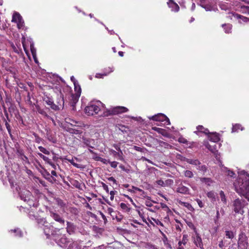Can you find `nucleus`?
I'll return each instance as SVG.
<instances>
[{
    "label": "nucleus",
    "instance_id": "nucleus-1",
    "mask_svg": "<svg viewBox=\"0 0 249 249\" xmlns=\"http://www.w3.org/2000/svg\"><path fill=\"white\" fill-rule=\"evenodd\" d=\"M238 177L234 183L235 190L249 201V174L244 170H238Z\"/></svg>",
    "mask_w": 249,
    "mask_h": 249
},
{
    "label": "nucleus",
    "instance_id": "nucleus-2",
    "mask_svg": "<svg viewBox=\"0 0 249 249\" xmlns=\"http://www.w3.org/2000/svg\"><path fill=\"white\" fill-rule=\"evenodd\" d=\"M102 108H105V105L100 101L90 102L85 108V112L88 115L93 116L97 114Z\"/></svg>",
    "mask_w": 249,
    "mask_h": 249
},
{
    "label": "nucleus",
    "instance_id": "nucleus-3",
    "mask_svg": "<svg viewBox=\"0 0 249 249\" xmlns=\"http://www.w3.org/2000/svg\"><path fill=\"white\" fill-rule=\"evenodd\" d=\"M21 199L26 202L28 205L31 207H37L38 201L37 199L32 195L31 193L27 190H23L19 193Z\"/></svg>",
    "mask_w": 249,
    "mask_h": 249
},
{
    "label": "nucleus",
    "instance_id": "nucleus-4",
    "mask_svg": "<svg viewBox=\"0 0 249 249\" xmlns=\"http://www.w3.org/2000/svg\"><path fill=\"white\" fill-rule=\"evenodd\" d=\"M21 199L26 202L28 205L31 207H37L38 201L37 199L32 195L31 193L27 190H23L19 193Z\"/></svg>",
    "mask_w": 249,
    "mask_h": 249
},
{
    "label": "nucleus",
    "instance_id": "nucleus-5",
    "mask_svg": "<svg viewBox=\"0 0 249 249\" xmlns=\"http://www.w3.org/2000/svg\"><path fill=\"white\" fill-rule=\"evenodd\" d=\"M148 118L150 120L160 122L161 124L164 125H169L170 124L169 118L163 113H158L155 115L149 116Z\"/></svg>",
    "mask_w": 249,
    "mask_h": 249
},
{
    "label": "nucleus",
    "instance_id": "nucleus-6",
    "mask_svg": "<svg viewBox=\"0 0 249 249\" xmlns=\"http://www.w3.org/2000/svg\"><path fill=\"white\" fill-rule=\"evenodd\" d=\"M124 112V107L122 106H117L111 107L109 109H107L104 111L102 116L103 117H107L111 115H116Z\"/></svg>",
    "mask_w": 249,
    "mask_h": 249
},
{
    "label": "nucleus",
    "instance_id": "nucleus-7",
    "mask_svg": "<svg viewBox=\"0 0 249 249\" xmlns=\"http://www.w3.org/2000/svg\"><path fill=\"white\" fill-rule=\"evenodd\" d=\"M237 244L238 249H247L248 247V237L243 232L240 233L238 235Z\"/></svg>",
    "mask_w": 249,
    "mask_h": 249
},
{
    "label": "nucleus",
    "instance_id": "nucleus-8",
    "mask_svg": "<svg viewBox=\"0 0 249 249\" xmlns=\"http://www.w3.org/2000/svg\"><path fill=\"white\" fill-rule=\"evenodd\" d=\"M204 145L211 152H212L214 156L215 159L217 161L220 162V154L219 153L218 150L216 149V146L215 144L213 145H211L210 144L208 141H204L203 142Z\"/></svg>",
    "mask_w": 249,
    "mask_h": 249
},
{
    "label": "nucleus",
    "instance_id": "nucleus-9",
    "mask_svg": "<svg viewBox=\"0 0 249 249\" xmlns=\"http://www.w3.org/2000/svg\"><path fill=\"white\" fill-rule=\"evenodd\" d=\"M243 201L237 198L233 202V210L235 213H244L243 210L244 204L243 203Z\"/></svg>",
    "mask_w": 249,
    "mask_h": 249
},
{
    "label": "nucleus",
    "instance_id": "nucleus-10",
    "mask_svg": "<svg viewBox=\"0 0 249 249\" xmlns=\"http://www.w3.org/2000/svg\"><path fill=\"white\" fill-rule=\"evenodd\" d=\"M204 8L206 11H216L217 10L216 6L213 2L210 0H207L206 1L199 5Z\"/></svg>",
    "mask_w": 249,
    "mask_h": 249
},
{
    "label": "nucleus",
    "instance_id": "nucleus-11",
    "mask_svg": "<svg viewBox=\"0 0 249 249\" xmlns=\"http://www.w3.org/2000/svg\"><path fill=\"white\" fill-rule=\"evenodd\" d=\"M53 237L57 245L61 247L65 248L68 243V240L64 235H61L60 237L53 236Z\"/></svg>",
    "mask_w": 249,
    "mask_h": 249
},
{
    "label": "nucleus",
    "instance_id": "nucleus-12",
    "mask_svg": "<svg viewBox=\"0 0 249 249\" xmlns=\"http://www.w3.org/2000/svg\"><path fill=\"white\" fill-rule=\"evenodd\" d=\"M193 242L195 245L198 248H199L201 249H203V244L202 242V238L200 237L199 233L196 231L195 235L193 237Z\"/></svg>",
    "mask_w": 249,
    "mask_h": 249
},
{
    "label": "nucleus",
    "instance_id": "nucleus-13",
    "mask_svg": "<svg viewBox=\"0 0 249 249\" xmlns=\"http://www.w3.org/2000/svg\"><path fill=\"white\" fill-rule=\"evenodd\" d=\"M29 217L32 220L36 221L38 224L45 223V219L40 217L37 214H36L33 212L30 211L28 214Z\"/></svg>",
    "mask_w": 249,
    "mask_h": 249
},
{
    "label": "nucleus",
    "instance_id": "nucleus-14",
    "mask_svg": "<svg viewBox=\"0 0 249 249\" xmlns=\"http://www.w3.org/2000/svg\"><path fill=\"white\" fill-rule=\"evenodd\" d=\"M167 4L168 7L171 9V11L174 12H178L179 11V6L173 0H169L167 2Z\"/></svg>",
    "mask_w": 249,
    "mask_h": 249
},
{
    "label": "nucleus",
    "instance_id": "nucleus-15",
    "mask_svg": "<svg viewBox=\"0 0 249 249\" xmlns=\"http://www.w3.org/2000/svg\"><path fill=\"white\" fill-rule=\"evenodd\" d=\"M126 190L135 193L139 192V195H140L142 197H144L145 196V194L142 190L134 186H132L131 189H130L128 188V186L125 185V191Z\"/></svg>",
    "mask_w": 249,
    "mask_h": 249
},
{
    "label": "nucleus",
    "instance_id": "nucleus-16",
    "mask_svg": "<svg viewBox=\"0 0 249 249\" xmlns=\"http://www.w3.org/2000/svg\"><path fill=\"white\" fill-rule=\"evenodd\" d=\"M196 130L194 131V133L197 135H199L200 133H204L206 135H208L210 133L209 130L207 128H205L203 126L199 125L196 127Z\"/></svg>",
    "mask_w": 249,
    "mask_h": 249
},
{
    "label": "nucleus",
    "instance_id": "nucleus-17",
    "mask_svg": "<svg viewBox=\"0 0 249 249\" xmlns=\"http://www.w3.org/2000/svg\"><path fill=\"white\" fill-rule=\"evenodd\" d=\"M208 136L209 140L213 142H217L220 141L219 134L217 133H209Z\"/></svg>",
    "mask_w": 249,
    "mask_h": 249
},
{
    "label": "nucleus",
    "instance_id": "nucleus-18",
    "mask_svg": "<svg viewBox=\"0 0 249 249\" xmlns=\"http://www.w3.org/2000/svg\"><path fill=\"white\" fill-rule=\"evenodd\" d=\"M51 216L56 221L59 222L60 224H62L63 225L64 224L65 220L64 219H63L61 216L58 214V213H53V212H51Z\"/></svg>",
    "mask_w": 249,
    "mask_h": 249
},
{
    "label": "nucleus",
    "instance_id": "nucleus-19",
    "mask_svg": "<svg viewBox=\"0 0 249 249\" xmlns=\"http://www.w3.org/2000/svg\"><path fill=\"white\" fill-rule=\"evenodd\" d=\"M219 162L220 166L223 167L222 171L225 172L228 176L234 178L235 176V174L234 173V172L229 169L227 167L224 166L221 161Z\"/></svg>",
    "mask_w": 249,
    "mask_h": 249
},
{
    "label": "nucleus",
    "instance_id": "nucleus-20",
    "mask_svg": "<svg viewBox=\"0 0 249 249\" xmlns=\"http://www.w3.org/2000/svg\"><path fill=\"white\" fill-rule=\"evenodd\" d=\"M233 17L234 18L238 19L239 22L240 23H242V22H249V18H248L242 15L235 14L233 15Z\"/></svg>",
    "mask_w": 249,
    "mask_h": 249
},
{
    "label": "nucleus",
    "instance_id": "nucleus-21",
    "mask_svg": "<svg viewBox=\"0 0 249 249\" xmlns=\"http://www.w3.org/2000/svg\"><path fill=\"white\" fill-rule=\"evenodd\" d=\"M177 191L183 194H189L190 190L188 187L180 184L177 188Z\"/></svg>",
    "mask_w": 249,
    "mask_h": 249
},
{
    "label": "nucleus",
    "instance_id": "nucleus-22",
    "mask_svg": "<svg viewBox=\"0 0 249 249\" xmlns=\"http://www.w3.org/2000/svg\"><path fill=\"white\" fill-rule=\"evenodd\" d=\"M67 232L70 234H71L73 233L75 231V228L74 225L73 223L70 222H67Z\"/></svg>",
    "mask_w": 249,
    "mask_h": 249
},
{
    "label": "nucleus",
    "instance_id": "nucleus-23",
    "mask_svg": "<svg viewBox=\"0 0 249 249\" xmlns=\"http://www.w3.org/2000/svg\"><path fill=\"white\" fill-rule=\"evenodd\" d=\"M178 141L179 143L185 144L189 148H191L193 146V142H188L185 138L182 136L178 138Z\"/></svg>",
    "mask_w": 249,
    "mask_h": 249
},
{
    "label": "nucleus",
    "instance_id": "nucleus-24",
    "mask_svg": "<svg viewBox=\"0 0 249 249\" xmlns=\"http://www.w3.org/2000/svg\"><path fill=\"white\" fill-rule=\"evenodd\" d=\"M244 129V127L241 124H235L232 125L231 132H238L239 130L242 131Z\"/></svg>",
    "mask_w": 249,
    "mask_h": 249
},
{
    "label": "nucleus",
    "instance_id": "nucleus-25",
    "mask_svg": "<svg viewBox=\"0 0 249 249\" xmlns=\"http://www.w3.org/2000/svg\"><path fill=\"white\" fill-rule=\"evenodd\" d=\"M130 121L131 122H141L142 121V119L141 117H134L125 115V122H128Z\"/></svg>",
    "mask_w": 249,
    "mask_h": 249
},
{
    "label": "nucleus",
    "instance_id": "nucleus-26",
    "mask_svg": "<svg viewBox=\"0 0 249 249\" xmlns=\"http://www.w3.org/2000/svg\"><path fill=\"white\" fill-rule=\"evenodd\" d=\"M235 234V231H230L228 230H226L225 231V235L227 238L232 239L234 238Z\"/></svg>",
    "mask_w": 249,
    "mask_h": 249
},
{
    "label": "nucleus",
    "instance_id": "nucleus-27",
    "mask_svg": "<svg viewBox=\"0 0 249 249\" xmlns=\"http://www.w3.org/2000/svg\"><path fill=\"white\" fill-rule=\"evenodd\" d=\"M11 46V47L12 48L13 51L16 53L19 54L20 53H21L22 52V50L20 47V43H18V44H16V46H15L13 43H12Z\"/></svg>",
    "mask_w": 249,
    "mask_h": 249
},
{
    "label": "nucleus",
    "instance_id": "nucleus-28",
    "mask_svg": "<svg viewBox=\"0 0 249 249\" xmlns=\"http://www.w3.org/2000/svg\"><path fill=\"white\" fill-rule=\"evenodd\" d=\"M222 27L225 33L230 34L231 32L232 25L231 24H223Z\"/></svg>",
    "mask_w": 249,
    "mask_h": 249
},
{
    "label": "nucleus",
    "instance_id": "nucleus-29",
    "mask_svg": "<svg viewBox=\"0 0 249 249\" xmlns=\"http://www.w3.org/2000/svg\"><path fill=\"white\" fill-rule=\"evenodd\" d=\"M36 109L37 111V112L42 115L43 116H44L47 118H50V117L47 115V113L42 108H41L39 106L36 105ZM50 119L52 120L53 122V119L52 118L50 117Z\"/></svg>",
    "mask_w": 249,
    "mask_h": 249
},
{
    "label": "nucleus",
    "instance_id": "nucleus-30",
    "mask_svg": "<svg viewBox=\"0 0 249 249\" xmlns=\"http://www.w3.org/2000/svg\"><path fill=\"white\" fill-rule=\"evenodd\" d=\"M22 18V17L18 13H15L13 14L12 21L13 22L17 23Z\"/></svg>",
    "mask_w": 249,
    "mask_h": 249
},
{
    "label": "nucleus",
    "instance_id": "nucleus-31",
    "mask_svg": "<svg viewBox=\"0 0 249 249\" xmlns=\"http://www.w3.org/2000/svg\"><path fill=\"white\" fill-rule=\"evenodd\" d=\"M216 194L213 191L208 192L207 193V197L213 201H214L216 200Z\"/></svg>",
    "mask_w": 249,
    "mask_h": 249
},
{
    "label": "nucleus",
    "instance_id": "nucleus-32",
    "mask_svg": "<svg viewBox=\"0 0 249 249\" xmlns=\"http://www.w3.org/2000/svg\"><path fill=\"white\" fill-rule=\"evenodd\" d=\"M152 129L157 131L160 134H161L163 136H166L167 132L166 131L162 128L157 127H153Z\"/></svg>",
    "mask_w": 249,
    "mask_h": 249
},
{
    "label": "nucleus",
    "instance_id": "nucleus-33",
    "mask_svg": "<svg viewBox=\"0 0 249 249\" xmlns=\"http://www.w3.org/2000/svg\"><path fill=\"white\" fill-rule=\"evenodd\" d=\"M186 161L189 164L195 165H198L200 164V161L196 159L194 160L191 159H187Z\"/></svg>",
    "mask_w": 249,
    "mask_h": 249
},
{
    "label": "nucleus",
    "instance_id": "nucleus-34",
    "mask_svg": "<svg viewBox=\"0 0 249 249\" xmlns=\"http://www.w3.org/2000/svg\"><path fill=\"white\" fill-rule=\"evenodd\" d=\"M68 160L71 164H72L73 166H74V167H75L77 168L83 169L84 168V167L82 165L75 163L72 159H68Z\"/></svg>",
    "mask_w": 249,
    "mask_h": 249
},
{
    "label": "nucleus",
    "instance_id": "nucleus-35",
    "mask_svg": "<svg viewBox=\"0 0 249 249\" xmlns=\"http://www.w3.org/2000/svg\"><path fill=\"white\" fill-rule=\"evenodd\" d=\"M200 181L209 186L212 183V180L210 178H200Z\"/></svg>",
    "mask_w": 249,
    "mask_h": 249
},
{
    "label": "nucleus",
    "instance_id": "nucleus-36",
    "mask_svg": "<svg viewBox=\"0 0 249 249\" xmlns=\"http://www.w3.org/2000/svg\"><path fill=\"white\" fill-rule=\"evenodd\" d=\"M38 155L39 156L40 158L42 159L46 162L49 164L52 161L50 159H49L48 157L44 156L41 153H38Z\"/></svg>",
    "mask_w": 249,
    "mask_h": 249
},
{
    "label": "nucleus",
    "instance_id": "nucleus-37",
    "mask_svg": "<svg viewBox=\"0 0 249 249\" xmlns=\"http://www.w3.org/2000/svg\"><path fill=\"white\" fill-rule=\"evenodd\" d=\"M219 195H220V197L221 201H222L224 204H227V199L226 198V196H225L224 192L222 191H221L220 192Z\"/></svg>",
    "mask_w": 249,
    "mask_h": 249
},
{
    "label": "nucleus",
    "instance_id": "nucleus-38",
    "mask_svg": "<svg viewBox=\"0 0 249 249\" xmlns=\"http://www.w3.org/2000/svg\"><path fill=\"white\" fill-rule=\"evenodd\" d=\"M11 231L14 232L15 233V235L16 236L20 237L22 236V232L21 231V230L18 228L14 229V230H11Z\"/></svg>",
    "mask_w": 249,
    "mask_h": 249
},
{
    "label": "nucleus",
    "instance_id": "nucleus-39",
    "mask_svg": "<svg viewBox=\"0 0 249 249\" xmlns=\"http://www.w3.org/2000/svg\"><path fill=\"white\" fill-rule=\"evenodd\" d=\"M67 131H68L70 133L75 134H79L81 133V132L80 130L73 129V128H69L67 129Z\"/></svg>",
    "mask_w": 249,
    "mask_h": 249
},
{
    "label": "nucleus",
    "instance_id": "nucleus-40",
    "mask_svg": "<svg viewBox=\"0 0 249 249\" xmlns=\"http://www.w3.org/2000/svg\"><path fill=\"white\" fill-rule=\"evenodd\" d=\"M241 11L244 13L249 15V6L248 5H242L241 6Z\"/></svg>",
    "mask_w": 249,
    "mask_h": 249
},
{
    "label": "nucleus",
    "instance_id": "nucleus-41",
    "mask_svg": "<svg viewBox=\"0 0 249 249\" xmlns=\"http://www.w3.org/2000/svg\"><path fill=\"white\" fill-rule=\"evenodd\" d=\"M184 175L185 177L188 178H192L194 176L193 172L190 170L184 171Z\"/></svg>",
    "mask_w": 249,
    "mask_h": 249
},
{
    "label": "nucleus",
    "instance_id": "nucleus-42",
    "mask_svg": "<svg viewBox=\"0 0 249 249\" xmlns=\"http://www.w3.org/2000/svg\"><path fill=\"white\" fill-rule=\"evenodd\" d=\"M66 122L71 126H77V124L78 123L77 122L71 119H66Z\"/></svg>",
    "mask_w": 249,
    "mask_h": 249
},
{
    "label": "nucleus",
    "instance_id": "nucleus-43",
    "mask_svg": "<svg viewBox=\"0 0 249 249\" xmlns=\"http://www.w3.org/2000/svg\"><path fill=\"white\" fill-rule=\"evenodd\" d=\"M113 71V68L112 67H108L105 69V71L104 73H102L103 75L106 76Z\"/></svg>",
    "mask_w": 249,
    "mask_h": 249
},
{
    "label": "nucleus",
    "instance_id": "nucleus-44",
    "mask_svg": "<svg viewBox=\"0 0 249 249\" xmlns=\"http://www.w3.org/2000/svg\"><path fill=\"white\" fill-rule=\"evenodd\" d=\"M38 148L39 149L40 152H42L43 153H44L46 155H49L50 154V152L49 151H48L45 148H44L41 146H38Z\"/></svg>",
    "mask_w": 249,
    "mask_h": 249
},
{
    "label": "nucleus",
    "instance_id": "nucleus-45",
    "mask_svg": "<svg viewBox=\"0 0 249 249\" xmlns=\"http://www.w3.org/2000/svg\"><path fill=\"white\" fill-rule=\"evenodd\" d=\"M183 206L187 208L189 210L192 211L194 210L193 207L192 205L188 202H182Z\"/></svg>",
    "mask_w": 249,
    "mask_h": 249
},
{
    "label": "nucleus",
    "instance_id": "nucleus-46",
    "mask_svg": "<svg viewBox=\"0 0 249 249\" xmlns=\"http://www.w3.org/2000/svg\"><path fill=\"white\" fill-rule=\"evenodd\" d=\"M30 47H31V52H32V54L33 55V57L34 58L35 62L36 63H38V61L36 60V58H35V49L34 48L33 44H31Z\"/></svg>",
    "mask_w": 249,
    "mask_h": 249
},
{
    "label": "nucleus",
    "instance_id": "nucleus-47",
    "mask_svg": "<svg viewBox=\"0 0 249 249\" xmlns=\"http://www.w3.org/2000/svg\"><path fill=\"white\" fill-rule=\"evenodd\" d=\"M17 26L18 29H21L24 27V21L23 19L22 18L21 20H20L19 21H18L17 23Z\"/></svg>",
    "mask_w": 249,
    "mask_h": 249
},
{
    "label": "nucleus",
    "instance_id": "nucleus-48",
    "mask_svg": "<svg viewBox=\"0 0 249 249\" xmlns=\"http://www.w3.org/2000/svg\"><path fill=\"white\" fill-rule=\"evenodd\" d=\"M174 183V181L172 179H168L165 180L164 182V186L172 185Z\"/></svg>",
    "mask_w": 249,
    "mask_h": 249
},
{
    "label": "nucleus",
    "instance_id": "nucleus-49",
    "mask_svg": "<svg viewBox=\"0 0 249 249\" xmlns=\"http://www.w3.org/2000/svg\"><path fill=\"white\" fill-rule=\"evenodd\" d=\"M34 135L35 137V142L36 143H39L42 141V139L40 137H39L36 134L34 133Z\"/></svg>",
    "mask_w": 249,
    "mask_h": 249
},
{
    "label": "nucleus",
    "instance_id": "nucleus-50",
    "mask_svg": "<svg viewBox=\"0 0 249 249\" xmlns=\"http://www.w3.org/2000/svg\"><path fill=\"white\" fill-rule=\"evenodd\" d=\"M188 239H187V235H183V237L182 239L181 243H183V245H185L187 242Z\"/></svg>",
    "mask_w": 249,
    "mask_h": 249
},
{
    "label": "nucleus",
    "instance_id": "nucleus-51",
    "mask_svg": "<svg viewBox=\"0 0 249 249\" xmlns=\"http://www.w3.org/2000/svg\"><path fill=\"white\" fill-rule=\"evenodd\" d=\"M196 201L200 208H203L204 207V203L201 200L196 199Z\"/></svg>",
    "mask_w": 249,
    "mask_h": 249
},
{
    "label": "nucleus",
    "instance_id": "nucleus-52",
    "mask_svg": "<svg viewBox=\"0 0 249 249\" xmlns=\"http://www.w3.org/2000/svg\"><path fill=\"white\" fill-rule=\"evenodd\" d=\"M57 201L58 205L60 206L61 207H64L65 206V203L62 200L58 199Z\"/></svg>",
    "mask_w": 249,
    "mask_h": 249
},
{
    "label": "nucleus",
    "instance_id": "nucleus-53",
    "mask_svg": "<svg viewBox=\"0 0 249 249\" xmlns=\"http://www.w3.org/2000/svg\"><path fill=\"white\" fill-rule=\"evenodd\" d=\"M21 42H22V46L24 48V50L25 52H26V48L25 47V36H22Z\"/></svg>",
    "mask_w": 249,
    "mask_h": 249
},
{
    "label": "nucleus",
    "instance_id": "nucleus-54",
    "mask_svg": "<svg viewBox=\"0 0 249 249\" xmlns=\"http://www.w3.org/2000/svg\"><path fill=\"white\" fill-rule=\"evenodd\" d=\"M157 183L161 186H164V182L161 179L157 181Z\"/></svg>",
    "mask_w": 249,
    "mask_h": 249
},
{
    "label": "nucleus",
    "instance_id": "nucleus-55",
    "mask_svg": "<svg viewBox=\"0 0 249 249\" xmlns=\"http://www.w3.org/2000/svg\"><path fill=\"white\" fill-rule=\"evenodd\" d=\"M110 165L113 168H116L117 166V162L116 161L110 162Z\"/></svg>",
    "mask_w": 249,
    "mask_h": 249
},
{
    "label": "nucleus",
    "instance_id": "nucleus-56",
    "mask_svg": "<svg viewBox=\"0 0 249 249\" xmlns=\"http://www.w3.org/2000/svg\"><path fill=\"white\" fill-rule=\"evenodd\" d=\"M188 225L190 228L193 229L195 232L196 231V228L193 223H190L189 224H188Z\"/></svg>",
    "mask_w": 249,
    "mask_h": 249
},
{
    "label": "nucleus",
    "instance_id": "nucleus-57",
    "mask_svg": "<svg viewBox=\"0 0 249 249\" xmlns=\"http://www.w3.org/2000/svg\"><path fill=\"white\" fill-rule=\"evenodd\" d=\"M5 126H6V127L9 132V134H10V132H11V127H10V124L7 123L6 122L5 123Z\"/></svg>",
    "mask_w": 249,
    "mask_h": 249
},
{
    "label": "nucleus",
    "instance_id": "nucleus-58",
    "mask_svg": "<svg viewBox=\"0 0 249 249\" xmlns=\"http://www.w3.org/2000/svg\"><path fill=\"white\" fill-rule=\"evenodd\" d=\"M145 205L149 207H151L153 206L152 202L150 201H147L145 202Z\"/></svg>",
    "mask_w": 249,
    "mask_h": 249
},
{
    "label": "nucleus",
    "instance_id": "nucleus-59",
    "mask_svg": "<svg viewBox=\"0 0 249 249\" xmlns=\"http://www.w3.org/2000/svg\"><path fill=\"white\" fill-rule=\"evenodd\" d=\"M100 161L105 164H107L108 163L110 162L108 160L103 158L101 159Z\"/></svg>",
    "mask_w": 249,
    "mask_h": 249
},
{
    "label": "nucleus",
    "instance_id": "nucleus-60",
    "mask_svg": "<svg viewBox=\"0 0 249 249\" xmlns=\"http://www.w3.org/2000/svg\"><path fill=\"white\" fill-rule=\"evenodd\" d=\"M51 107L54 110H57L58 109V107L56 105H55L53 103V104L51 106Z\"/></svg>",
    "mask_w": 249,
    "mask_h": 249
},
{
    "label": "nucleus",
    "instance_id": "nucleus-61",
    "mask_svg": "<svg viewBox=\"0 0 249 249\" xmlns=\"http://www.w3.org/2000/svg\"><path fill=\"white\" fill-rule=\"evenodd\" d=\"M218 246H219V248H220L221 249H223V247H224V243H223V240H221V241H220L219 242Z\"/></svg>",
    "mask_w": 249,
    "mask_h": 249
},
{
    "label": "nucleus",
    "instance_id": "nucleus-62",
    "mask_svg": "<svg viewBox=\"0 0 249 249\" xmlns=\"http://www.w3.org/2000/svg\"><path fill=\"white\" fill-rule=\"evenodd\" d=\"M49 164H50L54 170L56 169L57 165L53 163L52 161H51Z\"/></svg>",
    "mask_w": 249,
    "mask_h": 249
},
{
    "label": "nucleus",
    "instance_id": "nucleus-63",
    "mask_svg": "<svg viewBox=\"0 0 249 249\" xmlns=\"http://www.w3.org/2000/svg\"><path fill=\"white\" fill-rule=\"evenodd\" d=\"M155 222L158 225H160L161 226H163V223L161 221L159 220H157L155 221Z\"/></svg>",
    "mask_w": 249,
    "mask_h": 249
},
{
    "label": "nucleus",
    "instance_id": "nucleus-64",
    "mask_svg": "<svg viewBox=\"0 0 249 249\" xmlns=\"http://www.w3.org/2000/svg\"><path fill=\"white\" fill-rule=\"evenodd\" d=\"M108 180L112 181L114 183H116V180L113 177H110L108 178Z\"/></svg>",
    "mask_w": 249,
    "mask_h": 249
}]
</instances>
